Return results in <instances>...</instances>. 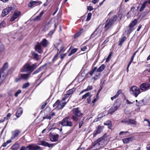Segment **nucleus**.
<instances>
[{
	"label": "nucleus",
	"mask_w": 150,
	"mask_h": 150,
	"mask_svg": "<svg viewBox=\"0 0 150 150\" xmlns=\"http://www.w3.org/2000/svg\"><path fill=\"white\" fill-rule=\"evenodd\" d=\"M54 30H52L50 31V32L48 34V35L49 36H51L54 33Z\"/></svg>",
	"instance_id": "bf43d9fd"
},
{
	"label": "nucleus",
	"mask_w": 150,
	"mask_h": 150,
	"mask_svg": "<svg viewBox=\"0 0 150 150\" xmlns=\"http://www.w3.org/2000/svg\"><path fill=\"white\" fill-rule=\"evenodd\" d=\"M30 85V83L28 82H27L24 84L23 85L22 88L23 89L26 88L28 87Z\"/></svg>",
	"instance_id": "c03bdc74"
},
{
	"label": "nucleus",
	"mask_w": 150,
	"mask_h": 150,
	"mask_svg": "<svg viewBox=\"0 0 150 150\" xmlns=\"http://www.w3.org/2000/svg\"><path fill=\"white\" fill-rule=\"evenodd\" d=\"M92 95L90 96V97L89 98H88L87 99V102L88 103H90L91 102V97L92 96Z\"/></svg>",
	"instance_id": "338daca9"
},
{
	"label": "nucleus",
	"mask_w": 150,
	"mask_h": 150,
	"mask_svg": "<svg viewBox=\"0 0 150 150\" xmlns=\"http://www.w3.org/2000/svg\"><path fill=\"white\" fill-rule=\"evenodd\" d=\"M11 140L10 139L7 140L6 142L3 144V145H2V146L4 147L6 146L8 144L11 143Z\"/></svg>",
	"instance_id": "f704fd0d"
},
{
	"label": "nucleus",
	"mask_w": 150,
	"mask_h": 150,
	"mask_svg": "<svg viewBox=\"0 0 150 150\" xmlns=\"http://www.w3.org/2000/svg\"><path fill=\"white\" fill-rule=\"evenodd\" d=\"M91 16H92V13H88V16H87V17L86 18V21H88L89 20H90L91 19Z\"/></svg>",
	"instance_id": "49530a36"
},
{
	"label": "nucleus",
	"mask_w": 150,
	"mask_h": 150,
	"mask_svg": "<svg viewBox=\"0 0 150 150\" xmlns=\"http://www.w3.org/2000/svg\"><path fill=\"white\" fill-rule=\"evenodd\" d=\"M53 107H56L55 109L59 110L60 109V101L57 100L56 102L53 105Z\"/></svg>",
	"instance_id": "4468645a"
},
{
	"label": "nucleus",
	"mask_w": 150,
	"mask_h": 150,
	"mask_svg": "<svg viewBox=\"0 0 150 150\" xmlns=\"http://www.w3.org/2000/svg\"><path fill=\"white\" fill-rule=\"evenodd\" d=\"M6 23L4 21H3L0 23V28L5 27Z\"/></svg>",
	"instance_id": "de8ad7c7"
},
{
	"label": "nucleus",
	"mask_w": 150,
	"mask_h": 150,
	"mask_svg": "<svg viewBox=\"0 0 150 150\" xmlns=\"http://www.w3.org/2000/svg\"><path fill=\"white\" fill-rule=\"evenodd\" d=\"M21 80L22 79L19 74L18 75V77L15 78V82L16 83H17Z\"/></svg>",
	"instance_id": "a19ab883"
},
{
	"label": "nucleus",
	"mask_w": 150,
	"mask_h": 150,
	"mask_svg": "<svg viewBox=\"0 0 150 150\" xmlns=\"http://www.w3.org/2000/svg\"><path fill=\"white\" fill-rule=\"evenodd\" d=\"M143 123L145 126L150 127V122L148 120H144V121Z\"/></svg>",
	"instance_id": "473e14b6"
},
{
	"label": "nucleus",
	"mask_w": 150,
	"mask_h": 150,
	"mask_svg": "<svg viewBox=\"0 0 150 150\" xmlns=\"http://www.w3.org/2000/svg\"><path fill=\"white\" fill-rule=\"evenodd\" d=\"M62 125L64 126L71 127L72 126L73 123L70 118L68 117H65L61 122Z\"/></svg>",
	"instance_id": "39448f33"
},
{
	"label": "nucleus",
	"mask_w": 150,
	"mask_h": 150,
	"mask_svg": "<svg viewBox=\"0 0 150 150\" xmlns=\"http://www.w3.org/2000/svg\"><path fill=\"white\" fill-rule=\"evenodd\" d=\"M11 115V114L10 113H8L6 116V117H4V119H6V120H8V118L9 117H10Z\"/></svg>",
	"instance_id": "69168bd1"
},
{
	"label": "nucleus",
	"mask_w": 150,
	"mask_h": 150,
	"mask_svg": "<svg viewBox=\"0 0 150 150\" xmlns=\"http://www.w3.org/2000/svg\"><path fill=\"white\" fill-rule=\"evenodd\" d=\"M105 67V66L104 64H102L97 69V67H95L90 71L89 74L91 76L94 75L93 79L96 80L99 78L100 72L102 71Z\"/></svg>",
	"instance_id": "f257e3e1"
},
{
	"label": "nucleus",
	"mask_w": 150,
	"mask_h": 150,
	"mask_svg": "<svg viewBox=\"0 0 150 150\" xmlns=\"http://www.w3.org/2000/svg\"><path fill=\"white\" fill-rule=\"evenodd\" d=\"M20 14V13L18 11L15 12L14 13L13 16L15 18H16L19 16Z\"/></svg>",
	"instance_id": "58836bf2"
},
{
	"label": "nucleus",
	"mask_w": 150,
	"mask_h": 150,
	"mask_svg": "<svg viewBox=\"0 0 150 150\" xmlns=\"http://www.w3.org/2000/svg\"><path fill=\"white\" fill-rule=\"evenodd\" d=\"M30 74V73H29L27 74H20L22 80H27L29 79Z\"/></svg>",
	"instance_id": "ddd939ff"
},
{
	"label": "nucleus",
	"mask_w": 150,
	"mask_h": 150,
	"mask_svg": "<svg viewBox=\"0 0 150 150\" xmlns=\"http://www.w3.org/2000/svg\"><path fill=\"white\" fill-rule=\"evenodd\" d=\"M51 118L50 115H47L45 116H44L43 117V119H47L50 120Z\"/></svg>",
	"instance_id": "13d9d810"
},
{
	"label": "nucleus",
	"mask_w": 150,
	"mask_h": 150,
	"mask_svg": "<svg viewBox=\"0 0 150 150\" xmlns=\"http://www.w3.org/2000/svg\"><path fill=\"white\" fill-rule=\"evenodd\" d=\"M38 66L37 63H35L30 65L29 63L25 64L22 69L20 70V72H24L28 71L30 72V73L35 69Z\"/></svg>",
	"instance_id": "f03ea898"
},
{
	"label": "nucleus",
	"mask_w": 150,
	"mask_h": 150,
	"mask_svg": "<svg viewBox=\"0 0 150 150\" xmlns=\"http://www.w3.org/2000/svg\"><path fill=\"white\" fill-rule=\"evenodd\" d=\"M4 70L3 68H2L0 69V78L1 77V76H4Z\"/></svg>",
	"instance_id": "79ce46f5"
},
{
	"label": "nucleus",
	"mask_w": 150,
	"mask_h": 150,
	"mask_svg": "<svg viewBox=\"0 0 150 150\" xmlns=\"http://www.w3.org/2000/svg\"><path fill=\"white\" fill-rule=\"evenodd\" d=\"M129 92L130 93L134 95L135 97H137L140 93V89L137 86H133L131 87Z\"/></svg>",
	"instance_id": "423d86ee"
},
{
	"label": "nucleus",
	"mask_w": 150,
	"mask_h": 150,
	"mask_svg": "<svg viewBox=\"0 0 150 150\" xmlns=\"http://www.w3.org/2000/svg\"><path fill=\"white\" fill-rule=\"evenodd\" d=\"M117 18V16L116 15H114L113 16L112 18L110 19L109 20L113 23H114V22L116 20Z\"/></svg>",
	"instance_id": "c9c22d12"
},
{
	"label": "nucleus",
	"mask_w": 150,
	"mask_h": 150,
	"mask_svg": "<svg viewBox=\"0 0 150 150\" xmlns=\"http://www.w3.org/2000/svg\"><path fill=\"white\" fill-rule=\"evenodd\" d=\"M136 121L134 120L129 119V125L130 124L135 125L136 124Z\"/></svg>",
	"instance_id": "e433bc0d"
},
{
	"label": "nucleus",
	"mask_w": 150,
	"mask_h": 150,
	"mask_svg": "<svg viewBox=\"0 0 150 150\" xmlns=\"http://www.w3.org/2000/svg\"><path fill=\"white\" fill-rule=\"evenodd\" d=\"M42 150L40 146L35 144H32L27 146L26 148L23 146L20 150Z\"/></svg>",
	"instance_id": "20e7f679"
},
{
	"label": "nucleus",
	"mask_w": 150,
	"mask_h": 150,
	"mask_svg": "<svg viewBox=\"0 0 150 150\" xmlns=\"http://www.w3.org/2000/svg\"><path fill=\"white\" fill-rule=\"evenodd\" d=\"M147 3V1H146L143 3L142 5L141 8L139 9V11L140 12L142 11L144 9Z\"/></svg>",
	"instance_id": "c756f323"
},
{
	"label": "nucleus",
	"mask_w": 150,
	"mask_h": 150,
	"mask_svg": "<svg viewBox=\"0 0 150 150\" xmlns=\"http://www.w3.org/2000/svg\"><path fill=\"white\" fill-rule=\"evenodd\" d=\"M31 55L36 60H38L39 58L38 55L34 52H31Z\"/></svg>",
	"instance_id": "cd10ccee"
},
{
	"label": "nucleus",
	"mask_w": 150,
	"mask_h": 150,
	"mask_svg": "<svg viewBox=\"0 0 150 150\" xmlns=\"http://www.w3.org/2000/svg\"><path fill=\"white\" fill-rule=\"evenodd\" d=\"M92 88H93V87L92 86H87L86 88L85 89V90H86V91H89L92 89Z\"/></svg>",
	"instance_id": "603ef678"
},
{
	"label": "nucleus",
	"mask_w": 150,
	"mask_h": 150,
	"mask_svg": "<svg viewBox=\"0 0 150 150\" xmlns=\"http://www.w3.org/2000/svg\"><path fill=\"white\" fill-rule=\"evenodd\" d=\"M134 58V57L133 56H132L131 57L130 61L129 62V63L127 65V71H128V68H129L130 65L131 64V63L132 62V61L133 60Z\"/></svg>",
	"instance_id": "ea45409f"
},
{
	"label": "nucleus",
	"mask_w": 150,
	"mask_h": 150,
	"mask_svg": "<svg viewBox=\"0 0 150 150\" xmlns=\"http://www.w3.org/2000/svg\"><path fill=\"white\" fill-rule=\"evenodd\" d=\"M21 90H18L15 94V96L17 97L18 96V95L21 93Z\"/></svg>",
	"instance_id": "864d4df0"
},
{
	"label": "nucleus",
	"mask_w": 150,
	"mask_h": 150,
	"mask_svg": "<svg viewBox=\"0 0 150 150\" xmlns=\"http://www.w3.org/2000/svg\"><path fill=\"white\" fill-rule=\"evenodd\" d=\"M120 106V105L119 103L115 102L113 105L108 110L109 113L111 114L114 113L118 109Z\"/></svg>",
	"instance_id": "0eeeda50"
},
{
	"label": "nucleus",
	"mask_w": 150,
	"mask_h": 150,
	"mask_svg": "<svg viewBox=\"0 0 150 150\" xmlns=\"http://www.w3.org/2000/svg\"><path fill=\"white\" fill-rule=\"evenodd\" d=\"M90 93L89 92L86 93L82 97V99H84L86 98L88 96L90 95Z\"/></svg>",
	"instance_id": "8fccbe9b"
},
{
	"label": "nucleus",
	"mask_w": 150,
	"mask_h": 150,
	"mask_svg": "<svg viewBox=\"0 0 150 150\" xmlns=\"http://www.w3.org/2000/svg\"><path fill=\"white\" fill-rule=\"evenodd\" d=\"M111 55H112L110 53L109 54L107 58V59H106V62H108L110 60V57H111Z\"/></svg>",
	"instance_id": "680f3d73"
},
{
	"label": "nucleus",
	"mask_w": 150,
	"mask_h": 150,
	"mask_svg": "<svg viewBox=\"0 0 150 150\" xmlns=\"http://www.w3.org/2000/svg\"><path fill=\"white\" fill-rule=\"evenodd\" d=\"M13 10V7L10 6L7 7L4 9L2 11L1 15L2 17H4L8 14Z\"/></svg>",
	"instance_id": "9d476101"
},
{
	"label": "nucleus",
	"mask_w": 150,
	"mask_h": 150,
	"mask_svg": "<svg viewBox=\"0 0 150 150\" xmlns=\"http://www.w3.org/2000/svg\"><path fill=\"white\" fill-rule=\"evenodd\" d=\"M21 132L18 130H16L12 132V135L10 140H13L17 137L20 134Z\"/></svg>",
	"instance_id": "9b49d317"
},
{
	"label": "nucleus",
	"mask_w": 150,
	"mask_h": 150,
	"mask_svg": "<svg viewBox=\"0 0 150 150\" xmlns=\"http://www.w3.org/2000/svg\"><path fill=\"white\" fill-rule=\"evenodd\" d=\"M39 2L37 1H30L28 4V6L29 7H32L35 6Z\"/></svg>",
	"instance_id": "bb28decb"
},
{
	"label": "nucleus",
	"mask_w": 150,
	"mask_h": 150,
	"mask_svg": "<svg viewBox=\"0 0 150 150\" xmlns=\"http://www.w3.org/2000/svg\"><path fill=\"white\" fill-rule=\"evenodd\" d=\"M44 13V11H42L40 13V14L36 16L35 18L34 19V21H39L41 20V17H42V16L43 15V14Z\"/></svg>",
	"instance_id": "b1692460"
},
{
	"label": "nucleus",
	"mask_w": 150,
	"mask_h": 150,
	"mask_svg": "<svg viewBox=\"0 0 150 150\" xmlns=\"http://www.w3.org/2000/svg\"><path fill=\"white\" fill-rule=\"evenodd\" d=\"M122 92V90H118L117 92L116 95V96H119V95Z\"/></svg>",
	"instance_id": "e2e57ef3"
},
{
	"label": "nucleus",
	"mask_w": 150,
	"mask_h": 150,
	"mask_svg": "<svg viewBox=\"0 0 150 150\" xmlns=\"http://www.w3.org/2000/svg\"><path fill=\"white\" fill-rule=\"evenodd\" d=\"M83 32V29L82 28H80L79 31L74 35V38H76L78 37Z\"/></svg>",
	"instance_id": "393cba45"
},
{
	"label": "nucleus",
	"mask_w": 150,
	"mask_h": 150,
	"mask_svg": "<svg viewBox=\"0 0 150 150\" xmlns=\"http://www.w3.org/2000/svg\"><path fill=\"white\" fill-rule=\"evenodd\" d=\"M109 140V137H107L106 136L104 135L99 138L97 140V141L98 143L100 144L102 147L107 144Z\"/></svg>",
	"instance_id": "7ed1b4c3"
},
{
	"label": "nucleus",
	"mask_w": 150,
	"mask_h": 150,
	"mask_svg": "<svg viewBox=\"0 0 150 150\" xmlns=\"http://www.w3.org/2000/svg\"><path fill=\"white\" fill-rule=\"evenodd\" d=\"M47 104V103L46 102H45L44 104L41 106V109H43Z\"/></svg>",
	"instance_id": "0e129e2a"
},
{
	"label": "nucleus",
	"mask_w": 150,
	"mask_h": 150,
	"mask_svg": "<svg viewBox=\"0 0 150 150\" xmlns=\"http://www.w3.org/2000/svg\"><path fill=\"white\" fill-rule=\"evenodd\" d=\"M140 89L143 91H145L150 88V84L148 82L142 83L140 85Z\"/></svg>",
	"instance_id": "6e6552de"
},
{
	"label": "nucleus",
	"mask_w": 150,
	"mask_h": 150,
	"mask_svg": "<svg viewBox=\"0 0 150 150\" xmlns=\"http://www.w3.org/2000/svg\"><path fill=\"white\" fill-rule=\"evenodd\" d=\"M41 70V67L40 68H39L37 69L34 72H33V74H36L39 72Z\"/></svg>",
	"instance_id": "5fc2aeb1"
},
{
	"label": "nucleus",
	"mask_w": 150,
	"mask_h": 150,
	"mask_svg": "<svg viewBox=\"0 0 150 150\" xmlns=\"http://www.w3.org/2000/svg\"><path fill=\"white\" fill-rule=\"evenodd\" d=\"M78 117L74 115H73L72 116L71 118L75 121L77 122L78 120Z\"/></svg>",
	"instance_id": "a18cd8bd"
},
{
	"label": "nucleus",
	"mask_w": 150,
	"mask_h": 150,
	"mask_svg": "<svg viewBox=\"0 0 150 150\" xmlns=\"http://www.w3.org/2000/svg\"><path fill=\"white\" fill-rule=\"evenodd\" d=\"M104 124L108 125V128L109 129H110L112 127L111 122L110 120H108L106 122L104 123Z\"/></svg>",
	"instance_id": "7c9ffc66"
},
{
	"label": "nucleus",
	"mask_w": 150,
	"mask_h": 150,
	"mask_svg": "<svg viewBox=\"0 0 150 150\" xmlns=\"http://www.w3.org/2000/svg\"><path fill=\"white\" fill-rule=\"evenodd\" d=\"M98 30V28H96L95 30L93 32V33H92V35H91V37H95L96 36L97 33V30Z\"/></svg>",
	"instance_id": "3c124183"
},
{
	"label": "nucleus",
	"mask_w": 150,
	"mask_h": 150,
	"mask_svg": "<svg viewBox=\"0 0 150 150\" xmlns=\"http://www.w3.org/2000/svg\"><path fill=\"white\" fill-rule=\"evenodd\" d=\"M121 122L129 125V119H125L121 121Z\"/></svg>",
	"instance_id": "4c0bfd02"
},
{
	"label": "nucleus",
	"mask_w": 150,
	"mask_h": 150,
	"mask_svg": "<svg viewBox=\"0 0 150 150\" xmlns=\"http://www.w3.org/2000/svg\"><path fill=\"white\" fill-rule=\"evenodd\" d=\"M75 90V88H72L68 91L67 94H66L67 96V97H69L70 95L74 93Z\"/></svg>",
	"instance_id": "5701e85b"
},
{
	"label": "nucleus",
	"mask_w": 150,
	"mask_h": 150,
	"mask_svg": "<svg viewBox=\"0 0 150 150\" xmlns=\"http://www.w3.org/2000/svg\"><path fill=\"white\" fill-rule=\"evenodd\" d=\"M137 21L138 20L137 19H134L129 25V28H133L137 24Z\"/></svg>",
	"instance_id": "a878e982"
},
{
	"label": "nucleus",
	"mask_w": 150,
	"mask_h": 150,
	"mask_svg": "<svg viewBox=\"0 0 150 150\" xmlns=\"http://www.w3.org/2000/svg\"><path fill=\"white\" fill-rule=\"evenodd\" d=\"M67 103L65 102H63L62 103L60 102V109L63 108L65 106Z\"/></svg>",
	"instance_id": "09e8293b"
},
{
	"label": "nucleus",
	"mask_w": 150,
	"mask_h": 150,
	"mask_svg": "<svg viewBox=\"0 0 150 150\" xmlns=\"http://www.w3.org/2000/svg\"><path fill=\"white\" fill-rule=\"evenodd\" d=\"M40 45L44 47H47L49 44V42L47 40L45 39H44L41 41L40 43Z\"/></svg>",
	"instance_id": "a211bd4d"
},
{
	"label": "nucleus",
	"mask_w": 150,
	"mask_h": 150,
	"mask_svg": "<svg viewBox=\"0 0 150 150\" xmlns=\"http://www.w3.org/2000/svg\"><path fill=\"white\" fill-rule=\"evenodd\" d=\"M132 140V138L131 137H128L123 139V142L124 144H128L129 142Z\"/></svg>",
	"instance_id": "c85d7f7f"
},
{
	"label": "nucleus",
	"mask_w": 150,
	"mask_h": 150,
	"mask_svg": "<svg viewBox=\"0 0 150 150\" xmlns=\"http://www.w3.org/2000/svg\"><path fill=\"white\" fill-rule=\"evenodd\" d=\"M102 147V146L100 144L97 142L95 143L92 147V148L93 150H96L99 149L101 147Z\"/></svg>",
	"instance_id": "6ab92c4d"
},
{
	"label": "nucleus",
	"mask_w": 150,
	"mask_h": 150,
	"mask_svg": "<svg viewBox=\"0 0 150 150\" xmlns=\"http://www.w3.org/2000/svg\"><path fill=\"white\" fill-rule=\"evenodd\" d=\"M72 112L77 117H80L83 115V114L81 112L80 109L78 108L73 109Z\"/></svg>",
	"instance_id": "1a4fd4ad"
},
{
	"label": "nucleus",
	"mask_w": 150,
	"mask_h": 150,
	"mask_svg": "<svg viewBox=\"0 0 150 150\" xmlns=\"http://www.w3.org/2000/svg\"><path fill=\"white\" fill-rule=\"evenodd\" d=\"M8 66V64L7 63H6L4 64L3 67L2 68H3L5 70V69L7 68Z\"/></svg>",
	"instance_id": "052dcab7"
},
{
	"label": "nucleus",
	"mask_w": 150,
	"mask_h": 150,
	"mask_svg": "<svg viewBox=\"0 0 150 150\" xmlns=\"http://www.w3.org/2000/svg\"><path fill=\"white\" fill-rule=\"evenodd\" d=\"M16 19V18H15L13 16H12L11 17L10 19V21L12 22V21H14Z\"/></svg>",
	"instance_id": "774afa93"
},
{
	"label": "nucleus",
	"mask_w": 150,
	"mask_h": 150,
	"mask_svg": "<svg viewBox=\"0 0 150 150\" xmlns=\"http://www.w3.org/2000/svg\"><path fill=\"white\" fill-rule=\"evenodd\" d=\"M40 143V144L43 146H48L49 147H52L54 145L53 144H50L44 141H41Z\"/></svg>",
	"instance_id": "2eb2a0df"
},
{
	"label": "nucleus",
	"mask_w": 150,
	"mask_h": 150,
	"mask_svg": "<svg viewBox=\"0 0 150 150\" xmlns=\"http://www.w3.org/2000/svg\"><path fill=\"white\" fill-rule=\"evenodd\" d=\"M144 102V100H142L139 101V106H142L144 104V103H143Z\"/></svg>",
	"instance_id": "4d7b16f0"
},
{
	"label": "nucleus",
	"mask_w": 150,
	"mask_h": 150,
	"mask_svg": "<svg viewBox=\"0 0 150 150\" xmlns=\"http://www.w3.org/2000/svg\"><path fill=\"white\" fill-rule=\"evenodd\" d=\"M20 147L19 143L16 142L13 144L11 148V149L12 150H17Z\"/></svg>",
	"instance_id": "aec40b11"
},
{
	"label": "nucleus",
	"mask_w": 150,
	"mask_h": 150,
	"mask_svg": "<svg viewBox=\"0 0 150 150\" xmlns=\"http://www.w3.org/2000/svg\"><path fill=\"white\" fill-rule=\"evenodd\" d=\"M113 23L111 22L109 19H108L107 21L105 27L107 29L110 28L112 25Z\"/></svg>",
	"instance_id": "f3484780"
},
{
	"label": "nucleus",
	"mask_w": 150,
	"mask_h": 150,
	"mask_svg": "<svg viewBox=\"0 0 150 150\" xmlns=\"http://www.w3.org/2000/svg\"><path fill=\"white\" fill-rule=\"evenodd\" d=\"M59 135L58 134L53 135L50 137L51 140L52 142H56L58 140Z\"/></svg>",
	"instance_id": "412c9836"
},
{
	"label": "nucleus",
	"mask_w": 150,
	"mask_h": 150,
	"mask_svg": "<svg viewBox=\"0 0 150 150\" xmlns=\"http://www.w3.org/2000/svg\"><path fill=\"white\" fill-rule=\"evenodd\" d=\"M103 127L99 126L96 131L94 132L93 134L94 137H95L97 134L100 133L103 130Z\"/></svg>",
	"instance_id": "dca6fc26"
},
{
	"label": "nucleus",
	"mask_w": 150,
	"mask_h": 150,
	"mask_svg": "<svg viewBox=\"0 0 150 150\" xmlns=\"http://www.w3.org/2000/svg\"><path fill=\"white\" fill-rule=\"evenodd\" d=\"M134 29L133 28H129V29L127 30V32L130 33L134 31Z\"/></svg>",
	"instance_id": "6e6d98bb"
},
{
	"label": "nucleus",
	"mask_w": 150,
	"mask_h": 150,
	"mask_svg": "<svg viewBox=\"0 0 150 150\" xmlns=\"http://www.w3.org/2000/svg\"><path fill=\"white\" fill-rule=\"evenodd\" d=\"M126 38L125 36L123 37L122 38L119 42L118 45L119 46L121 45L123 42L126 40Z\"/></svg>",
	"instance_id": "2f4dec72"
},
{
	"label": "nucleus",
	"mask_w": 150,
	"mask_h": 150,
	"mask_svg": "<svg viewBox=\"0 0 150 150\" xmlns=\"http://www.w3.org/2000/svg\"><path fill=\"white\" fill-rule=\"evenodd\" d=\"M58 42H56L55 44H54V46L58 50H59L58 49V47L57 46H59V45L61 44L62 42V41L59 40V41H58Z\"/></svg>",
	"instance_id": "37998d69"
},
{
	"label": "nucleus",
	"mask_w": 150,
	"mask_h": 150,
	"mask_svg": "<svg viewBox=\"0 0 150 150\" xmlns=\"http://www.w3.org/2000/svg\"><path fill=\"white\" fill-rule=\"evenodd\" d=\"M78 50L77 49V48H74L71 51V52L69 54L68 56H71V55L74 54Z\"/></svg>",
	"instance_id": "72a5a7b5"
},
{
	"label": "nucleus",
	"mask_w": 150,
	"mask_h": 150,
	"mask_svg": "<svg viewBox=\"0 0 150 150\" xmlns=\"http://www.w3.org/2000/svg\"><path fill=\"white\" fill-rule=\"evenodd\" d=\"M23 112V110L21 108H20L18 110H17L16 113V116L17 117V118L19 117L21 114H22Z\"/></svg>",
	"instance_id": "4be33fe9"
},
{
	"label": "nucleus",
	"mask_w": 150,
	"mask_h": 150,
	"mask_svg": "<svg viewBox=\"0 0 150 150\" xmlns=\"http://www.w3.org/2000/svg\"><path fill=\"white\" fill-rule=\"evenodd\" d=\"M35 51L41 54L42 52V47L40 44L38 43L35 47Z\"/></svg>",
	"instance_id": "f8f14e48"
}]
</instances>
